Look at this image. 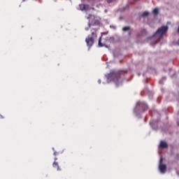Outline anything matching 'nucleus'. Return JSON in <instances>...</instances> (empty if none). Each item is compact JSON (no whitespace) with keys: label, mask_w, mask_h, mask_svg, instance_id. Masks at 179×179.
<instances>
[{"label":"nucleus","mask_w":179,"mask_h":179,"mask_svg":"<svg viewBox=\"0 0 179 179\" xmlns=\"http://www.w3.org/2000/svg\"><path fill=\"white\" fill-rule=\"evenodd\" d=\"M137 106H139L143 110V111H148L149 107L147 104L145 103V102H138L137 103Z\"/></svg>","instance_id":"obj_7"},{"label":"nucleus","mask_w":179,"mask_h":179,"mask_svg":"<svg viewBox=\"0 0 179 179\" xmlns=\"http://www.w3.org/2000/svg\"><path fill=\"white\" fill-rule=\"evenodd\" d=\"M159 169L160 173H162V174H164V173H166V169H167V166H166V164H163V158L162 157L159 160Z\"/></svg>","instance_id":"obj_5"},{"label":"nucleus","mask_w":179,"mask_h":179,"mask_svg":"<svg viewBox=\"0 0 179 179\" xmlns=\"http://www.w3.org/2000/svg\"><path fill=\"white\" fill-rule=\"evenodd\" d=\"M82 1H85V0H82ZM87 1H90V0H87Z\"/></svg>","instance_id":"obj_22"},{"label":"nucleus","mask_w":179,"mask_h":179,"mask_svg":"<svg viewBox=\"0 0 179 179\" xmlns=\"http://www.w3.org/2000/svg\"><path fill=\"white\" fill-rule=\"evenodd\" d=\"M155 44H157V41H155V42L154 45H155Z\"/></svg>","instance_id":"obj_18"},{"label":"nucleus","mask_w":179,"mask_h":179,"mask_svg":"<svg viewBox=\"0 0 179 179\" xmlns=\"http://www.w3.org/2000/svg\"><path fill=\"white\" fill-rule=\"evenodd\" d=\"M121 75L122 73H115L113 71V82L115 83L116 86H119L120 83H121Z\"/></svg>","instance_id":"obj_4"},{"label":"nucleus","mask_w":179,"mask_h":179,"mask_svg":"<svg viewBox=\"0 0 179 179\" xmlns=\"http://www.w3.org/2000/svg\"><path fill=\"white\" fill-rule=\"evenodd\" d=\"M98 83L100 85V83H101V80H99Z\"/></svg>","instance_id":"obj_17"},{"label":"nucleus","mask_w":179,"mask_h":179,"mask_svg":"<svg viewBox=\"0 0 179 179\" xmlns=\"http://www.w3.org/2000/svg\"><path fill=\"white\" fill-rule=\"evenodd\" d=\"M169 30V27L166 26L162 27L161 28L158 29L157 31L153 34L152 37H156V36H159L162 37V36H164L167 31Z\"/></svg>","instance_id":"obj_3"},{"label":"nucleus","mask_w":179,"mask_h":179,"mask_svg":"<svg viewBox=\"0 0 179 179\" xmlns=\"http://www.w3.org/2000/svg\"><path fill=\"white\" fill-rule=\"evenodd\" d=\"M87 19H89L88 27L85 28V30L87 31L90 29L91 26H95V24H99V22L96 20L94 15H92V14H90Z\"/></svg>","instance_id":"obj_2"},{"label":"nucleus","mask_w":179,"mask_h":179,"mask_svg":"<svg viewBox=\"0 0 179 179\" xmlns=\"http://www.w3.org/2000/svg\"><path fill=\"white\" fill-rule=\"evenodd\" d=\"M107 68H111V66H113V63L111 62H107Z\"/></svg>","instance_id":"obj_16"},{"label":"nucleus","mask_w":179,"mask_h":179,"mask_svg":"<svg viewBox=\"0 0 179 179\" xmlns=\"http://www.w3.org/2000/svg\"><path fill=\"white\" fill-rule=\"evenodd\" d=\"M152 13L155 16H157V15H159V9L157 8H154V10H152Z\"/></svg>","instance_id":"obj_11"},{"label":"nucleus","mask_w":179,"mask_h":179,"mask_svg":"<svg viewBox=\"0 0 179 179\" xmlns=\"http://www.w3.org/2000/svg\"><path fill=\"white\" fill-rule=\"evenodd\" d=\"M91 33H92L91 36H89L85 39V43L87 45V47H92V45H93V44H94V38H96V37H97V29H91Z\"/></svg>","instance_id":"obj_1"},{"label":"nucleus","mask_w":179,"mask_h":179,"mask_svg":"<svg viewBox=\"0 0 179 179\" xmlns=\"http://www.w3.org/2000/svg\"><path fill=\"white\" fill-rule=\"evenodd\" d=\"M90 6L88 4H84V10H89Z\"/></svg>","instance_id":"obj_13"},{"label":"nucleus","mask_w":179,"mask_h":179,"mask_svg":"<svg viewBox=\"0 0 179 179\" xmlns=\"http://www.w3.org/2000/svg\"><path fill=\"white\" fill-rule=\"evenodd\" d=\"M136 2H138L139 0H134Z\"/></svg>","instance_id":"obj_20"},{"label":"nucleus","mask_w":179,"mask_h":179,"mask_svg":"<svg viewBox=\"0 0 179 179\" xmlns=\"http://www.w3.org/2000/svg\"><path fill=\"white\" fill-rule=\"evenodd\" d=\"M160 148L162 149H166L169 145L164 141H161L159 144Z\"/></svg>","instance_id":"obj_10"},{"label":"nucleus","mask_w":179,"mask_h":179,"mask_svg":"<svg viewBox=\"0 0 179 179\" xmlns=\"http://www.w3.org/2000/svg\"><path fill=\"white\" fill-rule=\"evenodd\" d=\"M80 10H85V4H80Z\"/></svg>","instance_id":"obj_15"},{"label":"nucleus","mask_w":179,"mask_h":179,"mask_svg":"<svg viewBox=\"0 0 179 179\" xmlns=\"http://www.w3.org/2000/svg\"><path fill=\"white\" fill-rule=\"evenodd\" d=\"M1 118H3V117L2 115H0Z\"/></svg>","instance_id":"obj_19"},{"label":"nucleus","mask_w":179,"mask_h":179,"mask_svg":"<svg viewBox=\"0 0 179 179\" xmlns=\"http://www.w3.org/2000/svg\"><path fill=\"white\" fill-rule=\"evenodd\" d=\"M107 78V82L108 83H110L111 80H113V73H110L106 76Z\"/></svg>","instance_id":"obj_8"},{"label":"nucleus","mask_w":179,"mask_h":179,"mask_svg":"<svg viewBox=\"0 0 179 179\" xmlns=\"http://www.w3.org/2000/svg\"><path fill=\"white\" fill-rule=\"evenodd\" d=\"M55 160H57V158H55Z\"/></svg>","instance_id":"obj_21"},{"label":"nucleus","mask_w":179,"mask_h":179,"mask_svg":"<svg viewBox=\"0 0 179 179\" xmlns=\"http://www.w3.org/2000/svg\"><path fill=\"white\" fill-rule=\"evenodd\" d=\"M146 16H149V12L148 11H145L141 15V17H146Z\"/></svg>","instance_id":"obj_12"},{"label":"nucleus","mask_w":179,"mask_h":179,"mask_svg":"<svg viewBox=\"0 0 179 179\" xmlns=\"http://www.w3.org/2000/svg\"><path fill=\"white\" fill-rule=\"evenodd\" d=\"M52 166L55 169H57V171H61V169H59V165H58V162H53Z\"/></svg>","instance_id":"obj_9"},{"label":"nucleus","mask_w":179,"mask_h":179,"mask_svg":"<svg viewBox=\"0 0 179 179\" xmlns=\"http://www.w3.org/2000/svg\"><path fill=\"white\" fill-rule=\"evenodd\" d=\"M130 29H131V27H124L122 29L123 31H128Z\"/></svg>","instance_id":"obj_14"},{"label":"nucleus","mask_w":179,"mask_h":179,"mask_svg":"<svg viewBox=\"0 0 179 179\" xmlns=\"http://www.w3.org/2000/svg\"><path fill=\"white\" fill-rule=\"evenodd\" d=\"M101 38H103V36H101L99 39V42H98L99 47H104V45H110L109 44L110 40H106V42H101Z\"/></svg>","instance_id":"obj_6"}]
</instances>
